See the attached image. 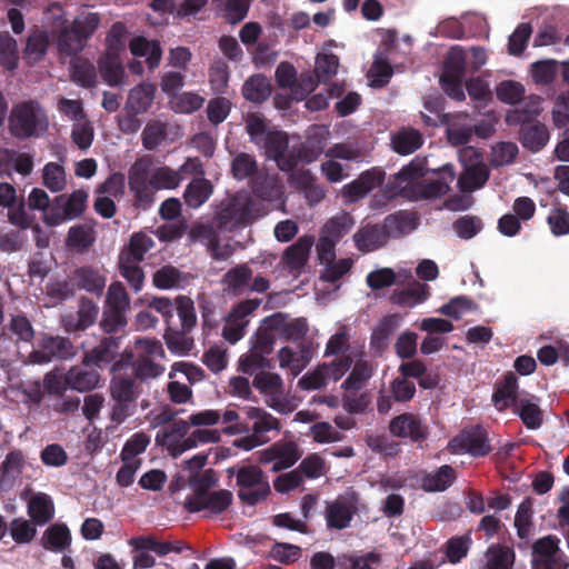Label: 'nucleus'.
<instances>
[{"label": "nucleus", "instance_id": "obj_1", "mask_svg": "<svg viewBox=\"0 0 569 569\" xmlns=\"http://www.w3.org/2000/svg\"><path fill=\"white\" fill-rule=\"evenodd\" d=\"M182 180L180 171L168 166L154 167L148 157L137 159L128 172L130 191L143 207L152 203L156 191L176 189Z\"/></svg>", "mask_w": 569, "mask_h": 569}, {"label": "nucleus", "instance_id": "obj_2", "mask_svg": "<svg viewBox=\"0 0 569 569\" xmlns=\"http://www.w3.org/2000/svg\"><path fill=\"white\" fill-rule=\"evenodd\" d=\"M217 482L211 470L194 479L191 483L192 493L186 498L184 506L190 512H203L204 517L220 515L232 502V493L228 490H210Z\"/></svg>", "mask_w": 569, "mask_h": 569}, {"label": "nucleus", "instance_id": "obj_3", "mask_svg": "<svg viewBox=\"0 0 569 569\" xmlns=\"http://www.w3.org/2000/svg\"><path fill=\"white\" fill-rule=\"evenodd\" d=\"M49 129V118L37 100L16 103L9 114V130L20 139L40 138Z\"/></svg>", "mask_w": 569, "mask_h": 569}, {"label": "nucleus", "instance_id": "obj_4", "mask_svg": "<svg viewBox=\"0 0 569 569\" xmlns=\"http://www.w3.org/2000/svg\"><path fill=\"white\" fill-rule=\"evenodd\" d=\"M122 366L121 361L112 366L113 378L109 387L112 400L110 418L117 425L136 412L137 399L141 393L140 386L133 378L120 373Z\"/></svg>", "mask_w": 569, "mask_h": 569}, {"label": "nucleus", "instance_id": "obj_5", "mask_svg": "<svg viewBox=\"0 0 569 569\" xmlns=\"http://www.w3.org/2000/svg\"><path fill=\"white\" fill-rule=\"evenodd\" d=\"M152 247L153 240L151 237L137 232L131 236L128 246L119 254V272L136 292L142 289L144 282V273L140 262Z\"/></svg>", "mask_w": 569, "mask_h": 569}, {"label": "nucleus", "instance_id": "obj_6", "mask_svg": "<svg viewBox=\"0 0 569 569\" xmlns=\"http://www.w3.org/2000/svg\"><path fill=\"white\" fill-rule=\"evenodd\" d=\"M269 321L270 317L263 319L251 340L250 350L240 358V367L246 373H252L254 370L263 368L266 366V356L273 349L278 333Z\"/></svg>", "mask_w": 569, "mask_h": 569}, {"label": "nucleus", "instance_id": "obj_7", "mask_svg": "<svg viewBox=\"0 0 569 569\" xmlns=\"http://www.w3.org/2000/svg\"><path fill=\"white\" fill-rule=\"evenodd\" d=\"M469 54L461 47H452L445 61L440 78L443 91L458 101L465 100L462 80L467 72Z\"/></svg>", "mask_w": 569, "mask_h": 569}, {"label": "nucleus", "instance_id": "obj_8", "mask_svg": "<svg viewBox=\"0 0 569 569\" xmlns=\"http://www.w3.org/2000/svg\"><path fill=\"white\" fill-rule=\"evenodd\" d=\"M250 219V197L246 192H238L220 204L211 224L214 229L231 231L241 224L248 223Z\"/></svg>", "mask_w": 569, "mask_h": 569}, {"label": "nucleus", "instance_id": "obj_9", "mask_svg": "<svg viewBox=\"0 0 569 569\" xmlns=\"http://www.w3.org/2000/svg\"><path fill=\"white\" fill-rule=\"evenodd\" d=\"M253 386L267 398V405L281 415L292 412L297 405L283 390L280 376L271 372H260L253 379Z\"/></svg>", "mask_w": 569, "mask_h": 569}, {"label": "nucleus", "instance_id": "obj_10", "mask_svg": "<svg viewBox=\"0 0 569 569\" xmlns=\"http://www.w3.org/2000/svg\"><path fill=\"white\" fill-rule=\"evenodd\" d=\"M352 360L349 356H340L329 363L317 366L299 380V386L305 390H317L326 387L330 381L340 380L351 368Z\"/></svg>", "mask_w": 569, "mask_h": 569}, {"label": "nucleus", "instance_id": "obj_11", "mask_svg": "<svg viewBox=\"0 0 569 569\" xmlns=\"http://www.w3.org/2000/svg\"><path fill=\"white\" fill-rule=\"evenodd\" d=\"M128 543L133 549L132 569H149L154 567L157 560L150 552L163 557L172 551H180L179 548L172 547L170 542L159 541L150 535L133 537Z\"/></svg>", "mask_w": 569, "mask_h": 569}, {"label": "nucleus", "instance_id": "obj_12", "mask_svg": "<svg viewBox=\"0 0 569 569\" xmlns=\"http://www.w3.org/2000/svg\"><path fill=\"white\" fill-rule=\"evenodd\" d=\"M236 478L239 487L238 496L249 505H256L270 492L269 482L257 466L239 468Z\"/></svg>", "mask_w": 569, "mask_h": 569}, {"label": "nucleus", "instance_id": "obj_13", "mask_svg": "<svg viewBox=\"0 0 569 569\" xmlns=\"http://www.w3.org/2000/svg\"><path fill=\"white\" fill-rule=\"evenodd\" d=\"M459 158L465 168L458 180L460 190L473 192L482 188L490 173L480 154L473 148H465L459 152Z\"/></svg>", "mask_w": 569, "mask_h": 569}, {"label": "nucleus", "instance_id": "obj_14", "mask_svg": "<svg viewBox=\"0 0 569 569\" xmlns=\"http://www.w3.org/2000/svg\"><path fill=\"white\" fill-rule=\"evenodd\" d=\"M448 449L453 455L469 453L480 457L490 451V445L486 430L477 426L466 428L453 437L448 443Z\"/></svg>", "mask_w": 569, "mask_h": 569}, {"label": "nucleus", "instance_id": "obj_15", "mask_svg": "<svg viewBox=\"0 0 569 569\" xmlns=\"http://www.w3.org/2000/svg\"><path fill=\"white\" fill-rule=\"evenodd\" d=\"M559 539L548 536L537 540L532 551L533 569H566V556L559 549Z\"/></svg>", "mask_w": 569, "mask_h": 569}, {"label": "nucleus", "instance_id": "obj_16", "mask_svg": "<svg viewBox=\"0 0 569 569\" xmlns=\"http://www.w3.org/2000/svg\"><path fill=\"white\" fill-rule=\"evenodd\" d=\"M300 458L298 446L293 441H278L259 452V461L270 465L272 471L288 469Z\"/></svg>", "mask_w": 569, "mask_h": 569}, {"label": "nucleus", "instance_id": "obj_17", "mask_svg": "<svg viewBox=\"0 0 569 569\" xmlns=\"http://www.w3.org/2000/svg\"><path fill=\"white\" fill-rule=\"evenodd\" d=\"M189 237L192 241L207 246L211 256L217 260H227L234 252V246L230 241H221L212 224L203 222L194 224L189 232Z\"/></svg>", "mask_w": 569, "mask_h": 569}, {"label": "nucleus", "instance_id": "obj_18", "mask_svg": "<svg viewBox=\"0 0 569 569\" xmlns=\"http://www.w3.org/2000/svg\"><path fill=\"white\" fill-rule=\"evenodd\" d=\"M189 425L184 420H178L157 433V442L164 447L172 457H178L189 447Z\"/></svg>", "mask_w": 569, "mask_h": 569}, {"label": "nucleus", "instance_id": "obj_19", "mask_svg": "<svg viewBox=\"0 0 569 569\" xmlns=\"http://www.w3.org/2000/svg\"><path fill=\"white\" fill-rule=\"evenodd\" d=\"M385 179L380 170H368L359 176L358 179L342 188V197L346 202H356L366 197L372 190L379 188Z\"/></svg>", "mask_w": 569, "mask_h": 569}, {"label": "nucleus", "instance_id": "obj_20", "mask_svg": "<svg viewBox=\"0 0 569 569\" xmlns=\"http://www.w3.org/2000/svg\"><path fill=\"white\" fill-rule=\"evenodd\" d=\"M357 498L352 495L341 496L328 506L326 518L328 526L336 529H343L349 526L353 513L357 510Z\"/></svg>", "mask_w": 569, "mask_h": 569}, {"label": "nucleus", "instance_id": "obj_21", "mask_svg": "<svg viewBox=\"0 0 569 569\" xmlns=\"http://www.w3.org/2000/svg\"><path fill=\"white\" fill-rule=\"evenodd\" d=\"M313 244L315 237L305 234L284 250L282 261L290 272H301L309 259Z\"/></svg>", "mask_w": 569, "mask_h": 569}, {"label": "nucleus", "instance_id": "obj_22", "mask_svg": "<svg viewBox=\"0 0 569 569\" xmlns=\"http://www.w3.org/2000/svg\"><path fill=\"white\" fill-rule=\"evenodd\" d=\"M526 393L519 392L518 378L515 373L508 372L501 381L497 383L496 390L492 395V403L499 411H503L510 407H516L519 398Z\"/></svg>", "mask_w": 569, "mask_h": 569}, {"label": "nucleus", "instance_id": "obj_23", "mask_svg": "<svg viewBox=\"0 0 569 569\" xmlns=\"http://www.w3.org/2000/svg\"><path fill=\"white\" fill-rule=\"evenodd\" d=\"M442 123L448 124L447 137L452 146L467 144L473 132L471 119L465 113L442 116Z\"/></svg>", "mask_w": 569, "mask_h": 569}, {"label": "nucleus", "instance_id": "obj_24", "mask_svg": "<svg viewBox=\"0 0 569 569\" xmlns=\"http://www.w3.org/2000/svg\"><path fill=\"white\" fill-rule=\"evenodd\" d=\"M242 410L250 422L251 432L257 437L269 438L268 432L280 430L279 420L263 408L247 406Z\"/></svg>", "mask_w": 569, "mask_h": 569}, {"label": "nucleus", "instance_id": "obj_25", "mask_svg": "<svg viewBox=\"0 0 569 569\" xmlns=\"http://www.w3.org/2000/svg\"><path fill=\"white\" fill-rule=\"evenodd\" d=\"M269 323L273 325L279 337L291 341L302 340L308 332V322L305 318L288 319L281 312L270 316Z\"/></svg>", "mask_w": 569, "mask_h": 569}, {"label": "nucleus", "instance_id": "obj_26", "mask_svg": "<svg viewBox=\"0 0 569 569\" xmlns=\"http://www.w3.org/2000/svg\"><path fill=\"white\" fill-rule=\"evenodd\" d=\"M98 312L99 308L93 301L82 298L77 315H64L62 317V325L67 331L86 329L96 321Z\"/></svg>", "mask_w": 569, "mask_h": 569}, {"label": "nucleus", "instance_id": "obj_27", "mask_svg": "<svg viewBox=\"0 0 569 569\" xmlns=\"http://www.w3.org/2000/svg\"><path fill=\"white\" fill-rule=\"evenodd\" d=\"M73 279L78 288L100 296L106 287V276L101 268L83 266L74 271Z\"/></svg>", "mask_w": 569, "mask_h": 569}, {"label": "nucleus", "instance_id": "obj_28", "mask_svg": "<svg viewBox=\"0 0 569 569\" xmlns=\"http://www.w3.org/2000/svg\"><path fill=\"white\" fill-rule=\"evenodd\" d=\"M156 93V87L149 82H142L133 87L126 101V110L131 114H141L151 107Z\"/></svg>", "mask_w": 569, "mask_h": 569}, {"label": "nucleus", "instance_id": "obj_29", "mask_svg": "<svg viewBox=\"0 0 569 569\" xmlns=\"http://www.w3.org/2000/svg\"><path fill=\"white\" fill-rule=\"evenodd\" d=\"M390 432L393 436L401 438H410L412 440H419L426 436L427 428L420 421V419L412 413H403L390 422Z\"/></svg>", "mask_w": 569, "mask_h": 569}, {"label": "nucleus", "instance_id": "obj_30", "mask_svg": "<svg viewBox=\"0 0 569 569\" xmlns=\"http://www.w3.org/2000/svg\"><path fill=\"white\" fill-rule=\"evenodd\" d=\"M129 49L133 57L146 58V63L150 70L159 67L162 50L160 43L156 40H148L144 37H133L129 41Z\"/></svg>", "mask_w": 569, "mask_h": 569}, {"label": "nucleus", "instance_id": "obj_31", "mask_svg": "<svg viewBox=\"0 0 569 569\" xmlns=\"http://www.w3.org/2000/svg\"><path fill=\"white\" fill-rule=\"evenodd\" d=\"M259 147L264 149L267 157L273 159L281 170H292L291 162L284 160L283 158L288 148V138L286 133L280 131H272L266 141L261 142V146Z\"/></svg>", "mask_w": 569, "mask_h": 569}, {"label": "nucleus", "instance_id": "obj_32", "mask_svg": "<svg viewBox=\"0 0 569 569\" xmlns=\"http://www.w3.org/2000/svg\"><path fill=\"white\" fill-rule=\"evenodd\" d=\"M102 80L110 87H119L127 83L126 69L120 57L101 56L98 61Z\"/></svg>", "mask_w": 569, "mask_h": 569}, {"label": "nucleus", "instance_id": "obj_33", "mask_svg": "<svg viewBox=\"0 0 569 569\" xmlns=\"http://www.w3.org/2000/svg\"><path fill=\"white\" fill-rule=\"evenodd\" d=\"M356 247L363 252H371L388 242L381 224L365 226L353 234Z\"/></svg>", "mask_w": 569, "mask_h": 569}, {"label": "nucleus", "instance_id": "obj_34", "mask_svg": "<svg viewBox=\"0 0 569 569\" xmlns=\"http://www.w3.org/2000/svg\"><path fill=\"white\" fill-rule=\"evenodd\" d=\"M516 560L515 551L506 546H490L480 561L479 569H511Z\"/></svg>", "mask_w": 569, "mask_h": 569}, {"label": "nucleus", "instance_id": "obj_35", "mask_svg": "<svg viewBox=\"0 0 569 569\" xmlns=\"http://www.w3.org/2000/svg\"><path fill=\"white\" fill-rule=\"evenodd\" d=\"M28 515L34 525L43 526L54 516V505L51 497L43 492L33 495L28 502Z\"/></svg>", "mask_w": 569, "mask_h": 569}, {"label": "nucleus", "instance_id": "obj_36", "mask_svg": "<svg viewBox=\"0 0 569 569\" xmlns=\"http://www.w3.org/2000/svg\"><path fill=\"white\" fill-rule=\"evenodd\" d=\"M373 372L375 366L369 360L359 359L351 366L350 373L342 382L341 388L346 391H358L366 386Z\"/></svg>", "mask_w": 569, "mask_h": 569}, {"label": "nucleus", "instance_id": "obj_37", "mask_svg": "<svg viewBox=\"0 0 569 569\" xmlns=\"http://www.w3.org/2000/svg\"><path fill=\"white\" fill-rule=\"evenodd\" d=\"M356 222L350 213L340 212L330 218L321 228L320 236L338 243L351 231Z\"/></svg>", "mask_w": 569, "mask_h": 569}, {"label": "nucleus", "instance_id": "obj_38", "mask_svg": "<svg viewBox=\"0 0 569 569\" xmlns=\"http://www.w3.org/2000/svg\"><path fill=\"white\" fill-rule=\"evenodd\" d=\"M100 376L94 369L72 367L67 372V385L70 389L84 392L94 389L99 385Z\"/></svg>", "mask_w": 569, "mask_h": 569}, {"label": "nucleus", "instance_id": "obj_39", "mask_svg": "<svg viewBox=\"0 0 569 569\" xmlns=\"http://www.w3.org/2000/svg\"><path fill=\"white\" fill-rule=\"evenodd\" d=\"M387 239L398 238L416 228V218L411 213L399 212L388 216L381 224Z\"/></svg>", "mask_w": 569, "mask_h": 569}, {"label": "nucleus", "instance_id": "obj_40", "mask_svg": "<svg viewBox=\"0 0 569 569\" xmlns=\"http://www.w3.org/2000/svg\"><path fill=\"white\" fill-rule=\"evenodd\" d=\"M428 297L429 287L416 281L406 289L395 290L390 299L396 305L412 308L422 303Z\"/></svg>", "mask_w": 569, "mask_h": 569}, {"label": "nucleus", "instance_id": "obj_41", "mask_svg": "<svg viewBox=\"0 0 569 569\" xmlns=\"http://www.w3.org/2000/svg\"><path fill=\"white\" fill-rule=\"evenodd\" d=\"M515 409L527 428L537 429L541 426L542 411L536 397L526 393L522 398H519Z\"/></svg>", "mask_w": 569, "mask_h": 569}, {"label": "nucleus", "instance_id": "obj_42", "mask_svg": "<svg viewBox=\"0 0 569 569\" xmlns=\"http://www.w3.org/2000/svg\"><path fill=\"white\" fill-rule=\"evenodd\" d=\"M26 466V459L21 451H11L2 462V475L0 477V487L9 488L21 476Z\"/></svg>", "mask_w": 569, "mask_h": 569}, {"label": "nucleus", "instance_id": "obj_43", "mask_svg": "<svg viewBox=\"0 0 569 569\" xmlns=\"http://www.w3.org/2000/svg\"><path fill=\"white\" fill-rule=\"evenodd\" d=\"M421 133L412 128H402L391 138L392 148L400 154H410L422 146Z\"/></svg>", "mask_w": 569, "mask_h": 569}, {"label": "nucleus", "instance_id": "obj_44", "mask_svg": "<svg viewBox=\"0 0 569 569\" xmlns=\"http://www.w3.org/2000/svg\"><path fill=\"white\" fill-rule=\"evenodd\" d=\"M279 366L291 372L292 377H297L308 365L309 357L303 349H292L283 347L278 352Z\"/></svg>", "mask_w": 569, "mask_h": 569}, {"label": "nucleus", "instance_id": "obj_45", "mask_svg": "<svg viewBox=\"0 0 569 569\" xmlns=\"http://www.w3.org/2000/svg\"><path fill=\"white\" fill-rule=\"evenodd\" d=\"M89 193L84 189H77L70 194L58 196L54 202L62 206L68 217L73 220L79 218L86 210Z\"/></svg>", "mask_w": 569, "mask_h": 569}, {"label": "nucleus", "instance_id": "obj_46", "mask_svg": "<svg viewBox=\"0 0 569 569\" xmlns=\"http://www.w3.org/2000/svg\"><path fill=\"white\" fill-rule=\"evenodd\" d=\"M212 184L204 178L193 179L184 190V201L188 207H201L212 194Z\"/></svg>", "mask_w": 569, "mask_h": 569}, {"label": "nucleus", "instance_id": "obj_47", "mask_svg": "<svg viewBox=\"0 0 569 569\" xmlns=\"http://www.w3.org/2000/svg\"><path fill=\"white\" fill-rule=\"evenodd\" d=\"M119 349L118 340L113 337H108L101 340V342L83 358L84 365L101 366L102 363L111 362Z\"/></svg>", "mask_w": 569, "mask_h": 569}, {"label": "nucleus", "instance_id": "obj_48", "mask_svg": "<svg viewBox=\"0 0 569 569\" xmlns=\"http://www.w3.org/2000/svg\"><path fill=\"white\" fill-rule=\"evenodd\" d=\"M456 479L455 470L450 466H442L438 470L426 473L421 479V486L426 491H443Z\"/></svg>", "mask_w": 569, "mask_h": 569}, {"label": "nucleus", "instance_id": "obj_49", "mask_svg": "<svg viewBox=\"0 0 569 569\" xmlns=\"http://www.w3.org/2000/svg\"><path fill=\"white\" fill-rule=\"evenodd\" d=\"M402 321L399 315H389L385 317L375 328L371 335V346L381 351L388 346L390 336L396 331Z\"/></svg>", "mask_w": 569, "mask_h": 569}, {"label": "nucleus", "instance_id": "obj_50", "mask_svg": "<svg viewBox=\"0 0 569 569\" xmlns=\"http://www.w3.org/2000/svg\"><path fill=\"white\" fill-rule=\"evenodd\" d=\"M242 94L247 100L260 103L270 97L271 84L262 74L252 76L244 82Z\"/></svg>", "mask_w": 569, "mask_h": 569}, {"label": "nucleus", "instance_id": "obj_51", "mask_svg": "<svg viewBox=\"0 0 569 569\" xmlns=\"http://www.w3.org/2000/svg\"><path fill=\"white\" fill-rule=\"evenodd\" d=\"M127 358L128 360L133 358H164V349L162 343L154 338H137Z\"/></svg>", "mask_w": 569, "mask_h": 569}, {"label": "nucleus", "instance_id": "obj_52", "mask_svg": "<svg viewBox=\"0 0 569 569\" xmlns=\"http://www.w3.org/2000/svg\"><path fill=\"white\" fill-rule=\"evenodd\" d=\"M96 240L93 228L88 224H77L69 229L66 243L78 251L87 250Z\"/></svg>", "mask_w": 569, "mask_h": 569}, {"label": "nucleus", "instance_id": "obj_53", "mask_svg": "<svg viewBox=\"0 0 569 569\" xmlns=\"http://www.w3.org/2000/svg\"><path fill=\"white\" fill-rule=\"evenodd\" d=\"M127 33V27L122 22L112 24L106 38V51L102 56L121 58L126 49Z\"/></svg>", "mask_w": 569, "mask_h": 569}, {"label": "nucleus", "instance_id": "obj_54", "mask_svg": "<svg viewBox=\"0 0 569 569\" xmlns=\"http://www.w3.org/2000/svg\"><path fill=\"white\" fill-rule=\"evenodd\" d=\"M41 347L46 349L52 358L71 359L76 356L73 345L63 337L44 336L41 341Z\"/></svg>", "mask_w": 569, "mask_h": 569}, {"label": "nucleus", "instance_id": "obj_55", "mask_svg": "<svg viewBox=\"0 0 569 569\" xmlns=\"http://www.w3.org/2000/svg\"><path fill=\"white\" fill-rule=\"evenodd\" d=\"M455 180V170L451 164H445L441 169V178L428 181L422 196L426 198H437L449 191L450 184Z\"/></svg>", "mask_w": 569, "mask_h": 569}, {"label": "nucleus", "instance_id": "obj_56", "mask_svg": "<svg viewBox=\"0 0 569 569\" xmlns=\"http://www.w3.org/2000/svg\"><path fill=\"white\" fill-rule=\"evenodd\" d=\"M42 182L51 192L63 191L67 187L64 168L57 162H48L42 169Z\"/></svg>", "mask_w": 569, "mask_h": 569}, {"label": "nucleus", "instance_id": "obj_57", "mask_svg": "<svg viewBox=\"0 0 569 569\" xmlns=\"http://www.w3.org/2000/svg\"><path fill=\"white\" fill-rule=\"evenodd\" d=\"M84 39L76 32L72 27H66L59 30L57 36L58 49L61 53L67 56H74L82 50Z\"/></svg>", "mask_w": 569, "mask_h": 569}, {"label": "nucleus", "instance_id": "obj_58", "mask_svg": "<svg viewBox=\"0 0 569 569\" xmlns=\"http://www.w3.org/2000/svg\"><path fill=\"white\" fill-rule=\"evenodd\" d=\"M18 43L8 33H0V67L7 71H13L18 67Z\"/></svg>", "mask_w": 569, "mask_h": 569}, {"label": "nucleus", "instance_id": "obj_59", "mask_svg": "<svg viewBox=\"0 0 569 569\" xmlns=\"http://www.w3.org/2000/svg\"><path fill=\"white\" fill-rule=\"evenodd\" d=\"M252 271L246 264H239L230 269L223 277V282L229 291L241 293L249 287Z\"/></svg>", "mask_w": 569, "mask_h": 569}, {"label": "nucleus", "instance_id": "obj_60", "mask_svg": "<svg viewBox=\"0 0 569 569\" xmlns=\"http://www.w3.org/2000/svg\"><path fill=\"white\" fill-rule=\"evenodd\" d=\"M187 332L167 329L163 338L170 352L176 356H186L192 350L193 339L187 336Z\"/></svg>", "mask_w": 569, "mask_h": 569}, {"label": "nucleus", "instance_id": "obj_61", "mask_svg": "<svg viewBox=\"0 0 569 569\" xmlns=\"http://www.w3.org/2000/svg\"><path fill=\"white\" fill-rule=\"evenodd\" d=\"M71 77L77 84L91 87L97 79L96 68L90 61L83 58H76L71 63Z\"/></svg>", "mask_w": 569, "mask_h": 569}, {"label": "nucleus", "instance_id": "obj_62", "mask_svg": "<svg viewBox=\"0 0 569 569\" xmlns=\"http://www.w3.org/2000/svg\"><path fill=\"white\" fill-rule=\"evenodd\" d=\"M549 134L545 126L532 124L521 129L522 144L531 151H538L548 142Z\"/></svg>", "mask_w": 569, "mask_h": 569}, {"label": "nucleus", "instance_id": "obj_63", "mask_svg": "<svg viewBox=\"0 0 569 569\" xmlns=\"http://www.w3.org/2000/svg\"><path fill=\"white\" fill-rule=\"evenodd\" d=\"M186 280L181 272L172 267L164 266L157 270L153 274V284L158 289L169 290L173 288H180L184 284Z\"/></svg>", "mask_w": 569, "mask_h": 569}, {"label": "nucleus", "instance_id": "obj_64", "mask_svg": "<svg viewBox=\"0 0 569 569\" xmlns=\"http://www.w3.org/2000/svg\"><path fill=\"white\" fill-rule=\"evenodd\" d=\"M43 540L47 549L61 551L70 545V531L64 525H53L46 530Z\"/></svg>", "mask_w": 569, "mask_h": 569}]
</instances>
